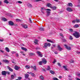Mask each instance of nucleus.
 I'll return each mask as SVG.
<instances>
[{"label": "nucleus", "instance_id": "obj_1", "mask_svg": "<svg viewBox=\"0 0 80 80\" xmlns=\"http://www.w3.org/2000/svg\"><path fill=\"white\" fill-rule=\"evenodd\" d=\"M73 35H74L76 38H79V37H80V33L77 32H75V33L73 34Z\"/></svg>", "mask_w": 80, "mask_h": 80}, {"label": "nucleus", "instance_id": "obj_2", "mask_svg": "<svg viewBox=\"0 0 80 80\" xmlns=\"http://www.w3.org/2000/svg\"><path fill=\"white\" fill-rule=\"evenodd\" d=\"M42 63L46 64L47 63V61L45 59H43L42 61H41L39 62V64L40 65H42Z\"/></svg>", "mask_w": 80, "mask_h": 80}, {"label": "nucleus", "instance_id": "obj_3", "mask_svg": "<svg viewBox=\"0 0 80 80\" xmlns=\"http://www.w3.org/2000/svg\"><path fill=\"white\" fill-rule=\"evenodd\" d=\"M60 38L62 40V42H66V40L64 39V35L62 34H60Z\"/></svg>", "mask_w": 80, "mask_h": 80}, {"label": "nucleus", "instance_id": "obj_4", "mask_svg": "<svg viewBox=\"0 0 80 80\" xmlns=\"http://www.w3.org/2000/svg\"><path fill=\"white\" fill-rule=\"evenodd\" d=\"M64 46L65 47V48L67 49V50H71V48L70 47L68 46L66 44H64Z\"/></svg>", "mask_w": 80, "mask_h": 80}, {"label": "nucleus", "instance_id": "obj_5", "mask_svg": "<svg viewBox=\"0 0 80 80\" xmlns=\"http://www.w3.org/2000/svg\"><path fill=\"white\" fill-rule=\"evenodd\" d=\"M36 53H37L39 57H43V55L42 54V52L40 51H37L36 52Z\"/></svg>", "mask_w": 80, "mask_h": 80}, {"label": "nucleus", "instance_id": "obj_6", "mask_svg": "<svg viewBox=\"0 0 80 80\" xmlns=\"http://www.w3.org/2000/svg\"><path fill=\"white\" fill-rule=\"evenodd\" d=\"M51 44L49 43H44V47L45 48H47V47H50Z\"/></svg>", "mask_w": 80, "mask_h": 80}, {"label": "nucleus", "instance_id": "obj_7", "mask_svg": "<svg viewBox=\"0 0 80 80\" xmlns=\"http://www.w3.org/2000/svg\"><path fill=\"white\" fill-rule=\"evenodd\" d=\"M66 10L70 12H72L73 10L72 9L69 7H68L66 8Z\"/></svg>", "mask_w": 80, "mask_h": 80}, {"label": "nucleus", "instance_id": "obj_8", "mask_svg": "<svg viewBox=\"0 0 80 80\" xmlns=\"http://www.w3.org/2000/svg\"><path fill=\"white\" fill-rule=\"evenodd\" d=\"M8 23L10 25H11V26H12L14 25V23H13V22L11 21H9L8 22Z\"/></svg>", "mask_w": 80, "mask_h": 80}, {"label": "nucleus", "instance_id": "obj_9", "mask_svg": "<svg viewBox=\"0 0 80 80\" xmlns=\"http://www.w3.org/2000/svg\"><path fill=\"white\" fill-rule=\"evenodd\" d=\"M52 6V5L50 3H47V7H48L51 8Z\"/></svg>", "mask_w": 80, "mask_h": 80}, {"label": "nucleus", "instance_id": "obj_10", "mask_svg": "<svg viewBox=\"0 0 80 80\" xmlns=\"http://www.w3.org/2000/svg\"><path fill=\"white\" fill-rule=\"evenodd\" d=\"M41 10H47L48 11H50V12H51V9H45L44 8H41Z\"/></svg>", "mask_w": 80, "mask_h": 80}, {"label": "nucleus", "instance_id": "obj_11", "mask_svg": "<svg viewBox=\"0 0 80 80\" xmlns=\"http://www.w3.org/2000/svg\"><path fill=\"white\" fill-rule=\"evenodd\" d=\"M27 6L28 7H29V8H32V7H33L32 5L29 3L28 4Z\"/></svg>", "mask_w": 80, "mask_h": 80}, {"label": "nucleus", "instance_id": "obj_12", "mask_svg": "<svg viewBox=\"0 0 80 80\" xmlns=\"http://www.w3.org/2000/svg\"><path fill=\"white\" fill-rule=\"evenodd\" d=\"M2 75H6V71H2Z\"/></svg>", "mask_w": 80, "mask_h": 80}, {"label": "nucleus", "instance_id": "obj_13", "mask_svg": "<svg viewBox=\"0 0 80 80\" xmlns=\"http://www.w3.org/2000/svg\"><path fill=\"white\" fill-rule=\"evenodd\" d=\"M7 67L8 69H9V71L12 72H13V70L11 68H10V67L8 66Z\"/></svg>", "mask_w": 80, "mask_h": 80}, {"label": "nucleus", "instance_id": "obj_14", "mask_svg": "<svg viewBox=\"0 0 80 80\" xmlns=\"http://www.w3.org/2000/svg\"><path fill=\"white\" fill-rule=\"evenodd\" d=\"M22 27L23 28H27L28 27L27 26V25L25 24L22 25Z\"/></svg>", "mask_w": 80, "mask_h": 80}, {"label": "nucleus", "instance_id": "obj_15", "mask_svg": "<svg viewBox=\"0 0 80 80\" xmlns=\"http://www.w3.org/2000/svg\"><path fill=\"white\" fill-rule=\"evenodd\" d=\"M29 77V75L27 73L25 75L24 77L26 78H28Z\"/></svg>", "mask_w": 80, "mask_h": 80}, {"label": "nucleus", "instance_id": "obj_16", "mask_svg": "<svg viewBox=\"0 0 80 80\" xmlns=\"http://www.w3.org/2000/svg\"><path fill=\"white\" fill-rule=\"evenodd\" d=\"M29 55L30 56H35V54L31 52L29 53Z\"/></svg>", "mask_w": 80, "mask_h": 80}, {"label": "nucleus", "instance_id": "obj_17", "mask_svg": "<svg viewBox=\"0 0 80 80\" xmlns=\"http://www.w3.org/2000/svg\"><path fill=\"white\" fill-rule=\"evenodd\" d=\"M14 69L16 70H18L19 69V68H18V67L17 66H15L14 67Z\"/></svg>", "mask_w": 80, "mask_h": 80}, {"label": "nucleus", "instance_id": "obj_18", "mask_svg": "<svg viewBox=\"0 0 80 80\" xmlns=\"http://www.w3.org/2000/svg\"><path fill=\"white\" fill-rule=\"evenodd\" d=\"M5 50L7 52H10V50L8 48L6 47L5 48Z\"/></svg>", "mask_w": 80, "mask_h": 80}, {"label": "nucleus", "instance_id": "obj_19", "mask_svg": "<svg viewBox=\"0 0 80 80\" xmlns=\"http://www.w3.org/2000/svg\"><path fill=\"white\" fill-rule=\"evenodd\" d=\"M25 68L27 69H30V66L28 65H27L25 66Z\"/></svg>", "mask_w": 80, "mask_h": 80}, {"label": "nucleus", "instance_id": "obj_20", "mask_svg": "<svg viewBox=\"0 0 80 80\" xmlns=\"http://www.w3.org/2000/svg\"><path fill=\"white\" fill-rule=\"evenodd\" d=\"M21 49L22 50H24V51H27V49L23 47H21Z\"/></svg>", "mask_w": 80, "mask_h": 80}, {"label": "nucleus", "instance_id": "obj_21", "mask_svg": "<svg viewBox=\"0 0 80 80\" xmlns=\"http://www.w3.org/2000/svg\"><path fill=\"white\" fill-rule=\"evenodd\" d=\"M39 78H40L41 80H44V78L42 76H40L39 77Z\"/></svg>", "mask_w": 80, "mask_h": 80}, {"label": "nucleus", "instance_id": "obj_22", "mask_svg": "<svg viewBox=\"0 0 80 80\" xmlns=\"http://www.w3.org/2000/svg\"><path fill=\"white\" fill-rule=\"evenodd\" d=\"M51 8H52V10H55V9L57 8L56 7H55V6L52 7V6H51Z\"/></svg>", "mask_w": 80, "mask_h": 80}, {"label": "nucleus", "instance_id": "obj_23", "mask_svg": "<svg viewBox=\"0 0 80 80\" xmlns=\"http://www.w3.org/2000/svg\"><path fill=\"white\" fill-rule=\"evenodd\" d=\"M50 73H51V74L52 75H54V74H55V72L54 71L52 70H51L50 71Z\"/></svg>", "mask_w": 80, "mask_h": 80}, {"label": "nucleus", "instance_id": "obj_24", "mask_svg": "<svg viewBox=\"0 0 80 80\" xmlns=\"http://www.w3.org/2000/svg\"><path fill=\"white\" fill-rule=\"evenodd\" d=\"M38 40L36 39L34 41V43H35V44H37V43H38Z\"/></svg>", "mask_w": 80, "mask_h": 80}, {"label": "nucleus", "instance_id": "obj_25", "mask_svg": "<svg viewBox=\"0 0 80 80\" xmlns=\"http://www.w3.org/2000/svg\"><path fill=\"white\" fill-rule=\"evenodd\" d=\"M39 30L40 31H43L44 30V28L42 27H40L39 28Z\"/></svg>", "mask_w": 80, "mask_h": 80}, {"label": "nucleus", "instance_id": "obj_26", "mask_svg": "<svg viewBox=\"0 0 80 80\" xmlns=\"http://www.w3.org/2000/svg\"><path fill=\"white\" fill-rule=\"evenodd\" d=\"M4 2L5 3H9V2H8L7 0H4Z\"/></svg>", "mask_w": 80, "mask_h": 80}, {"label": "nucleus", "instance_id": "obj_27", "mask_svg": "<svg viewBox=\"0 0 80 80\" xmlns=\"http://www.w3.org/2000/svg\"><path fill=\"white\" fill-rule=\"evenodd\" d=\"M68 6H69V7H72L73 5H72V3H70L68 4Z\"/></svg>", "mask_w": 80, "mask_h": 80}, {"label": "nucleus", "instance_id": "obj_28", "mask_svg": "<svg viewBox=\"0 0 80 80\" xmlns=\"http://www.w3.org/2000/svg\"><path fill=\"white\" fill-rule=\"evenodd\" d=\"M3 62H5L6 63H8V62H8V61L7 60H3Z\"/></svg>", "mask_w": 80, "mask_h": 80}, {"label": "nucleus", "instance_id": "obj_29", "mask_svg": "<svg viewBox=\"0 0 80 80\" xmlns=\"http://www.w3.org/2000/svg\"><path fill=\"white\" fill-rule=\"evenodd\" d=\"M74 28H78V27H79V26L78 24H76L74 26Z\"/></svg>", "mask_w": 80, "mask_h": 80}, {"label": "nucleus", "instance_id": "obj_30", "mask_svg": "<svg viewBox=\"0 0 80 80\" xmlns=\"http://www.w3.org/2000/svg\"><path fill=\"white\" fill-rule=\"evenodd\" d=\"M47 70H51V68H50V67L49 66H48V68H47Z\"/></svg>", "mask_w": 80, "mask_h": 80}, {"label": "nucleus", "instance_id": "obj_31", "mask_svg": "<svg viewBox=\"0 0 80 80\" xmlns=\"http://www.w3.org/2000/svg\"><path fill=\"white\" fill-rule=\"evenodd\" d=\"M63 67L65 69V70H68V69H67V68L65 66H63Z\"/></svg>", "mask_w": 80, "mask_h": 80}, {"label": "nucleus", "instance_id": "obj_32", "mask_svg": "<svg viewBox=\"0 0 80 80\" xmlns=\"http://www.w3.org/2000/svg\"><path fill=\"white\" fill-rule=\"evenodd\" d=\"M2 19L3 21H4V22H5L6 21H7V19L5 18H3Z\"/></svg>", "mask_w": 80, "mask_h": 80}, {"label": "nucleus", "instance_id": "obj_33", "mask_svg": "<svg viewBox=\"0 0 80 80\" xmlns=\"http://www.w3.org/2000/svg\"><path fill=\"white\" fill-rule=\"evenodd\" d=\"M80 19H76V22H77V23H79V22H80Z\"/></svg>", "mask_w": 80, "mask_h": 80}, {"label": "nucleus", "instance_id": "obj_34", "mask_svg": "<svg viewBox=\"0 0 80 80\" xmlns=\"http://www.w3.org/2000/svg\"><path fill=\"white\" fill-rule=\"evenodd\" d=\"M58 48L59 50H60V46L58 44Z\"/></svg>", "mask_w": 80, "mask_h": 80}, {"label": "nucleus", "instance_id": "obj_35", "mask_svg": "<svg viewBox=\"0 0 80 80\" xmlns=\"http://www.w3.org/2000/svg\"><path fill=\"white\" fill-rule=\"evenodd\" d=\"M31 75L32 76V77H35L36 75H35V74L34 73H32L31 74Z\"/></svg>", "mask_w": 80, "mask_h": 80}, {"label": "nucleus", "instance_id": "obj_36", "mask_svg": "<svg viewBox=\"0 0 80 80\" xmlns=\"http://www.w3.org/2000/svg\"><path fill=\"white\" fill-rule=\"evenodd\" d=\"M47 13H48V15H50V13H51L50 11H47Z\"/></svg>", "mask_w": 80, "mask_h": 80}, {"label": "nucleus", "instance_id": "obj_37", "mask_svg": "<svg viewBox=\"0 0 80 80\" xmlns=\"http://www.w3.org/2000/svg\"><path fill=\"white\" fill-rule=\"evenodd\" d=\"M75 22H76V20H74L72 21V22L73 23H75Z\"/></svg>", "mask_w": 80, "mask_h": 80}, {"label": "nucleus", "instance_id": "obj_38", "mask_svg": "<svg viewBox=\"0 0 80 80\" xmlns=\"http://www.w3.org/2000/svg\"><path fill=\"white\" fill-rule=\"evenodd\" d=\"M16 22H20L21 21V20L18 19H16Z\"/></svg>", "mask_w": 80, "mask_h": 80}, {"label": "nucleus", "instance_id": "obj_39", "mask_svg": "<svg viewBox=\"0 0 80 80\" xmlns=\"http://www.w3.org/2000/svg\"><path fill=\"white\" fill-rule=\"evenodd\" d=\"M69 39L70 40H73V38L72 37V36H70Z\"/></svg>", "mask_w": 80, "mask_h": 80}, {"label": "nucleus", "instance_id": "obj_40", "mask_svg": "<svg viewBox=\"0 0 80 80\" xmlns=\"http://www.w3.org/2000/svg\"><path fill=\"white\" fill-rule=\"evenodd\" d=\"M14 75H12L11 76V78H12V79H14Z\"/></svg>", "mask_w": 80, "mask_h": 80}, {"label": "nucleus", "instance_id": "obj_41", "mask_svg": "<svg viewBox=\"0 0 80 80\" xmlns=\"http://www.w3.org/2000/svg\"><path fill=\"white\" fill-rule=\"evenodd\" d=\"M53 80H58V79L57 78H53Z\"/></svg>", "mask_w": 80, "mask_h": 80}, {"label": "nucleus", "instance_id": "obj_42", "mask_svg": "<svg viewBox=\"0 0 80 80\" xmlns=\"http://www.w3.org/2000/svg\"><path fill=\"white\" fill-rule=\"evenodd\" d=\"M69 30L70 32H73V29H72V28L70 29H69Z\"/></svg>", "mask_w": 80, "mask_h": 80}, {"label": "nucleus", "instance_id": "obj_43", "mask_svg": "<svg viewBox=\"0 0 80 80\" xmlns=\"http://www.w3.org/2000/svg\"><path fill=\"white\" fill-rule=\"evenodd\" d=\"M57 62V61L55 59H54L53 62H52L53 63H55V62Z\"/></svg>", "mask_w": 80, "mask_h": 80}, {"label": "nucleus", "instance_id": "obj_44", "mask_svg": "<svg viewBox=\"0 0 80 80\" xmlns=\"http://www.w3.org/2000/svg\"><path fill=\"white\" fill-rule=\"evenodd\" d=\"M18 3H20V4H21V3H22V1H18Z\"/></svg>", "mask_w": 80, "mask_h": 80}, {"label": "nucleus", "instance_id": "obj_45", "mask_svg": "<svg viewBox=\"0 0 80 80\" xmlns=\"http://www.w3.org/2000/svg\"><path fill=\"white\" fill-rule=\"evenodd\" d=\"M29 21H30V22L31 23H32V20L31 19V18H29Z\"/></svg>", "mask_w": 80, "mask_h": 80}, {"label": "nucleus", "instance_id": "obj_46", "mask_svg": "<svg viewBox=\"0 0 80 80\" xmlns=\"http://www.w3.org/2000/svg\"><path fill=\"white\" fill-rule=\"evenodd\" d=\"M16 53V52L12 51V54H14V53Z\"/></svg>", "mask_w": 80, "mask_h": 80}, {"label": "nucleus", "instance_id": "obj_47", "mask_svg": "<svg viewBox=\"0 0 80 80\" xmlns=\"http://www.w3.org/2000/svg\"><path fill=\"white\" fill-rule=\"evenodd\" d=\"M33 69L34 70H36V66H34L33 67Z\"/></svg>", "mask_w": 80, "mask_h": 80}, {"label": "nucleus", "instance_id": "obj_48", "mask_svg": "<svg viewBox=\"0 0 80 80\" xmlns=\"http://www.w3.org/2000/svg\"><path fill=\"white\" fill-rule=\"evenodd\" d=\"M78 5H80V0H78Z\"/></svg>", "mask_w": 80, "mask_h": 80}, {"label": "nucleus", "instance_id": "obj_49", "mask_svg": "<svg viewBox=\"0 0 80 80\" xmlns=\"http://www.w3.org/2000/svg\"><path fill=\"white\" fill-rule=\"evenodd\" d=\"M8 74V75H9L10 74V72H7L6 71V74Z\"/></svg>", "mask_w": 80, "mask_h": 80}, {"label": "nucleus", "instance_id": "obj_50", "mask_svg": "<svg viewBox=\"0 0 80 80\" xmlns=\"http://www.w3.org/2000/svg\"><path fill=\"white\" fill-rule=\"evenodd\" d=\"M42 71H43V72H45V70L43 68L42 69Z\"/></svg>", "mask_w": 80, "mask_h": 80}, {"label": "nucleus", "instance_id": "obj_51", "mask_svg": "<svg viewBox=\"0 0 80 80\" xmlns=\"http://www.w3.org/2000/svg\"><path fill=\"white\" fill-rule=\"evenodd\" d=\"M18 78L19 80H21L22 79V77H18Z\"/></svg>", "mask_w": 80, "mask_h": 80}, {"label": "nucleus", "instance_id": "obj_52", "mask_svg": "<svg viewBox=\"0 0 80 80\" xmlns=\"http://www.w3.org/2000/svg\"><path fill=\"white\" fill-rule=\"evenodd\" d=\"M70 62H71V63H73V62H74V61H73V60H72Z\"/></svg>", "mask_w": 80, "mask_h": 80}, {"label": "nucleus", "instance_id": "obj_53", "mask_svg": "<svg viewBox=\"0 0 80 80\" xmlns=\"http://www.w3.org/2000/svg\"><path fill=\"white\" fill-rule=\"evenodd\" d=\"M40 1H41V0H36L35 2H40Z\"/></svg>", "mask_w": 80, "mask_h": 80}, {"label": "nucleus", "instance_id": "obj_54", "mask_svg": "<svg viewBox=\"0 0 80 80\" xmlns=\"http://www.w3.org/2000/svg\"><path fill=\"white\" fill-rule=\"evenodd\" d=\"M50 42H51V43H54V42H53V41H50Z\"/></svg>", "mask_w": 80, "mask_h": 80}, {"label": "nucleus", "instance_id": "obj_55", "mask_svg": "<svg viewBox=\"0 0 80 80\" xmlns=\"http://www.w3.org/2000/svg\"><path fill=\"white\" fill-rule=\"evenodd\" d=\"M0 42H3V39H0Z\"/></svg>", "mask_w": 80, "mask_h": 80}, {"label": "nucleus", "instance_id": "obj_56", "mask_svg": "<svg viewBox=\"0 0 80 80\" xmlns=\"http://www.w3.org/2000/svg\"><path fill=\"white\" fill-rule=\"evenodd\" d=\"M51 41V40H49V39H47V41L48 42H50Z\"/></svg>", "mask_w": 80, "mask_h": 80}, {"label": "nucleus", "instance_id": "obj_57", "mask_svg": "<svg viewBox=\"0 0 80 80\" xmlns=\"http://www.w3.org/2000/svg\"><path fill=\"white\" fill-rule=\"evenodd\" d=\"M57 64L58 66H60V63H58Z\"/></svg>", "mask_w": 80, "mask_h": 80}, {"label": "nucleus", "instance_id": "obj_58", "mask_svg": "<svg viewBox=\"0 0 80 80\" xmlns=\"http://www.w3.org/2000/svg\"><path fill=\"white\" fill-rule=\"evenodd\" d=\"M27 73H29V74H32V72H28Z\"/></svg>", "mask_w": 80, "mask_h": 80}, {"label": "nucleus", "instance_id": "obj_59", "mask_svg": "<svg viewBox=\"0 0 80 80\" xmlns=\"http://www.w3.org/2000/svg\"><path fill=\"white\" fill-rule=\"evenodd\" d=\"M55 53V54H57L58 53V52H57V51H55V52H54Z\"/></svg>", "mask_w": 80, "mask_h": 80}, {"label": "nucleus", "instance_id": "obj_60", "mask_svg": "<svg viewBox=\"0 0 80 80\" xmlns=\"http://www.w3.org/2000/svg\"><path fill=\"white\" fill-rule=\"evenodd\" d=\"M78 76L79 77H80V73H79L78 74Z\"/></svg>", "mask_w": 80, "mask_h": 80}, {"label": "nucleus", "instance_id": "obj_61", "mask_svg": "<svg viewBox=\"0 0 80 80\" xmlns=\"http://www.w3.org/2000/svg\"><path fill=\"white\" fill-rule=\"evenodd\" d=\"M0 51L2 52V53H3L4 52L3 51H2V50H0Z\"/></svg>", "mask_w": 80, "mask_h": 80}, {"label": "nucleus", "instance_id": "obj_62", "mask_svg": "<svg viewBox=\"0 0 80 80\" xmlns=\"http://www.w3.org/2000/svg\"><path fill=\"white\" fill-rule=\"evenodd\" d=\"M64 10H62L61 11V13H62V12H63Z\"/></svg>", "mask_w": 80, "mask_h": 80}, {"label": "nucleus", "instance_id": "obj_63", "mask_svg": "<svg viewBox=\"0 0 80 80\" xmlns=\"http://www.w3.org/2000/svg\"><path fill=\"white\" fill-rule=\"evenodd\" d=\"M16 56H17V57H18V54H17Z\"/></svg>", "mask_w": 80, "mask_h": 80}, {"label": "nucleus", "instance_id": "obj_64", "mask_svg": "<svg viewBox=\"0 0 80 80\" xmlns=\"http://www.w3.org/2000/svg\"><path fill=\"white\" fill-rule=\"evenodd\" d=\"M77 80H80V79L79 78H77Z\"/></svg>", "mask_w": 80, "mask_h": 80}]
</instances>
